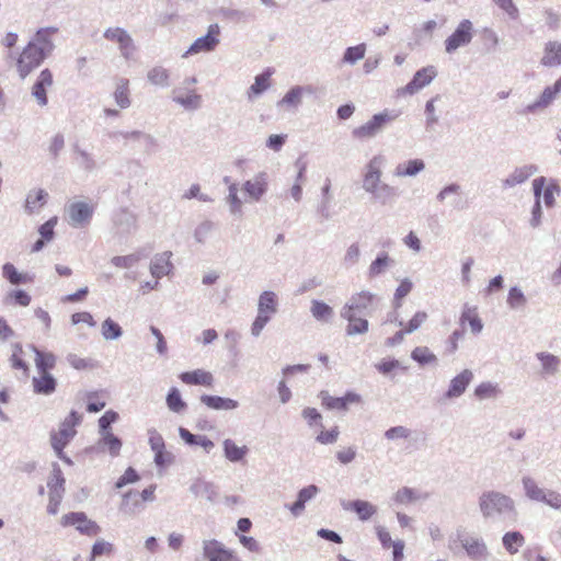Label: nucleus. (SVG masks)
Wrapping results in <instances>:
<instances>
[{"label": "nucleus", "mask_w": 561, "mask_h": 561, "mask_svg": "<svg viewBox=\"0 0 561 561\" xmlns=\"http://www.w3.org/2000/svg\"><path fill=\"white\" fill-rule=\"evenodd\" d=\"M82 421V415L77 411H71L69 415L61 422L58 431L50 434V444L59 459L67 465H72V460L64 453V448L76 436V426Z\"/></svg>", "instance_id": "f257e3e1"}, {"label": "nucleus", "mask_w": 561, "mask_h": 561, "mask_svg": "<svg viewBox=\"0 0 561 561\" xmlns=\"http://www.w3.org/2000/svg\"><path fill=\"white\" fill-rule=\"evenodd\" d=\"M380 158L374 157L367 164V171L363 180L364 188L374 194L377 198H382L385 202L386 197L394 195L393 188L388 184H381V170H380Z\"/></svg>", "instance_id": "f03ea898"}, {"label": "nucleus", "mask_w": 561, "mask_h": 561, "mask_svg": "<svg viewBox=\"0 0 561 561\" xmlns=\"http://www.w3.org/2000/svg\"><path fill=\"white\" fill-rule=\"evenodd\" d=\"M480 508L485 517L514 513V502L500 492H485L480 497Z\"/></svg>", "instance_id": "7ed1b4c3"}, {"label": "nucleus", "mask_w": 561, "mask_h": 561, "mask_svg": "<svg viewBox=\"0 0 561 561\" xmlns=\"http://www.w3.org/2000/svg\"><path fill=\"white\" fill-rule=\"evenodd\" d=\"M45 59V53L35 42H30L16 59V70L21 79H25Z\"/></svg>", "instance_id": "20e7f679"}, {"label": "nucleus", "mask_w": 561, "mask_h": 561, "mask_svg": "<svg viewBox=\"0 0 561 561\" xmlns=\"http://www.w3.org/2000/svg\"><path fill=\"white\" fill-rule=\"evenodd\" d=\"M534 194L536 196V205L534 209V218L533 225L537 226L539 224L540 216V196L542 194L543 202L546 206L550 207L554 203L556 195L559 194L560 188L557 183L550 181L548 182L546 178L540 176L534 180L533 182Z\"/></svg>", "instance_id": "39448f33"}, {"label": "nucleus", "mask_w": 561, "mask_h": 561, "mask_svg": "<svg viewBox=\"0 0 561 561\" xmlns=\"http://www.w3.org/2000/svg\"><path fill=\"white\" fill-rule=\"evenodd\" d=\"M277 311V299L273 291H263L259 298L257 316L252 324V334L260 335L263 328Z\"/></svg>", "instance_id": "423d86ee"}, {"label": "nucleus", "mask_w": 561, "mask_h": 561, "mask_svg": "<svg viewBox=\"0 0 561 561\" xmlns=\"http://www.w3.org/2000/svg\"><path fill=\"white\" fill-rule=\"evenodd\" d=\"M436 76L437 71L434 66L423 67L414 73L412 80L408 84L397 89L396 94L398 98L413 95L428 85Z\"/></svg>", "instance_id": "0eeeda50"}, {"label": "nucleus", "mask_w": 561, "mask_h": 561, "mask_svg": "<svg viewBox=\"0 0 561 561\" xmlns=\"http://www.w3.org/2000/svg\"><path fill=\"white\" fill-rule=\"evenodd\" d=\"M60 524L64 527L73 526L80 534L88 537H95L101 530L100 526L94 520L89 519L83 512L65 514Z\"/></svg>", "instance_id": "6e6552de"}, {"label": "nucleus", "mask_w": 561, "mask_h": 561, "mask_svg": "<svg viewBox=\"0 0 561 561\" xmlns=\"http://www.w3.org/2000/svg\"><path fill=\"white\" fill-rule=\"evenodd\" d=\"M397 117L398 114L391 113L389 111L375 114L366 124L355 128L353 135L359 139L371 138L376 136L387 123L396 119Z\"/></svg>", "instance_id": "1a4fd4ad"}, {"label": "nucleus", "mask_w": 561, "mask_h": 561, "mask_svg": "<svg viewBox=\"0 0 561 561\" xmlns=\"http://www.w3.org/2000/svg\"><path fill=\"white\" fill-rule=\"evenodd\" d=\"M203 554L207 561H240L233 550L225 548L218 540H206L203 543Z\"/></svg>", "instance_id": "9d476101"}, {"label": "nucleus", "mask_w": 561, "mask_h": 561, "mask_svg": "<svg viewBox=\"0 0 561 561\" xmlns=\"http://www.w3.org/2000/svg\"><path fill=\"white\" fill-rule=\"evenodd\" d=\"M559 93H561V77L552 85L546 87L539 98L534 103L524 107L522 113H536L547 108Z\"/></svg>", "instance_id": "9b49d317"}, {"label": "nucleus", "mask_w": 561, "mask_h": 561, "mask_svg": "<svg viewBox=\"0 0 561 561\" xmlns=\"http://www.w3.org/2000/svg\"><path fill=\"white\" fill-rule=\"evenodd\" d=\"M321 403L328 410L345 411L351 404H358L362 402L359 394L355 392H347L343 397H332L327 391L320 393Z\"/></svg>", "instance_id": "f8f14e48"}, {"label": "nucleus", "mask_w": 561, "mask_h": 561, "mask_svg": "<svg viewBox=\"0 0 561 561\" xmlns=\"http://www.w3.org/2000/svg\"><path fill=\"white\" fill-rule=\"evenodd\" d=\"M104 37L118 44L122 55L129 58L134 51V43L129 34L121 27H110L104 32Z\"/></svg>", "instance_id": "ddd939ff"}, {"label": "nucleus", "mask_w": 561, "mask_h": 561, "mask_svg": "<svg viewBox=\"0 0 561 561\" xmlns=\"http://www.w3.org/2000/svg\"><path fill=\"white\" fill-rule=\"evenodd\" d=\"M220 28L218 24H211L205 36L197 38L190 47L188 53L198 54L213 50L219 43Z\"/></svg>", "instance_id": "4468645a"}, {"label": "nucleus", "mask_w": 561, "mask_h": 561, "mask_svg": "<svg viewBox=\"0 0 561 561\" xmlns=\"http://www.w3.org/2000/svg\"><path fill=\"white\" fill-rule=\"evenodd\" d=\"M68 214L73 226H84L93 215V207L84 202H76L69 205Z\"/></svg>", "instance_id": "2eb2a0df"}, {"label": "nucleus", "mask_w": 561, "mask_h": 561, "mask_svg": "<svg viewBox=\"0 0 561 561\" xmlns=\"http://www.w3.org/2000/svg\"><path fill=\"white\" fill-rule=\"evenodd\" d=\"M180 379L185 385L202 386L206 388H213L215 382L213 374L204 369H195L192 371L182 373L180 375Z\"/></svg>", "instance_id": "dca6fc26"}, {"label": "nucleus", "mask_w": 561, "mask_h": 561, "mask_svg": "<svg viewBox=\"0 0 561 561\" xmlns=\"http://www.w3.org/2000/svg\"><path fill=\"white\" fill-rule=\"evenodd\" d=\"M53 85V73L49 69L41 71L36 82L32 88V94L41 106H45L48 102L46 90Z\"/></svg>", "instance_id": "f3484780"}, {"label": "nucleus", "mask_w": 561, "mask_h": 561, "mask_svg": "<svg viewBox=\"0 0 561 561\" xmlns=\"http://www.w3.org/2000/svg\"><path fill=\"white\" fill-rule=\"evenodd\" d=\"M375 299L376 296L373 293L362 290L351 297L350 301L344 306L343 310L359 313L371 307Z\"/></svg>", "instance_id": "a211bd4d"}, {"label": "nucleus", "mask_w": 561, "mask_h": 561, "mask_svg": "<svg viewBox=\"0 0 561 561\" xmlns=\"http://www.w3.org/2000/svg\"><path fill=\"white\" fill-rule=\"evenodd\" d=\"M461 546L466 553L473 560H482L488 554L486 546L479 538L465 537L461 539Z\"/></svg>", "instance_id": "6ab92c4d"}, {"label": "nucleus", "mask_w": 561, "mask_h": 561, "mask_svg": "<svg viewBox=\"0 0 561 561\" xmlns=\"http://www.w3.org/2000/svg\"><path fill=\"white\" fill-rule=\"evenodd\" d=\"M243 190L251 201L257 202L267 190V182L265 175L261 174L253 180H249L243 184Z\"/></svg>", "instance_id": "aec40b11"}, {"label": "nucleus", "mask_w": 561, "mask_h": 561, "mask_svg": "<svg viewBox=\"0 0 561 561\" xmlns=\"http://www.w3.org/2000/svg\"><path fill=\"white\" fill-rule=\"evenodd\" d=\"M33 390L38 394H50L56 390L57 381L50 373H38L32 380Z\"/></svg>", "instance_id": "412c9836"}, {"label": "nucleus", "mask_w": 561, "mask_h": 561, "mask_svg": "<svg viewBox=\"0 0 561 561\" xmlns=\"http://www.w3.org/2000/svg\"><path fill=\"white\" fill-rule=\"evenodd\" d=\"M341 316L348 322L346 327L347 335L364 334L368 331V321L364 318L356 317L355 312L342 310Z\"/></svg>", "instance_id": "4be33fe9"}, {"label": "nucleus", "mask_w": 561, "mask_h": 561, "mask_svg": "<svg viewBox=\"0 0 561 561\" xmlns=\"http://www.w3.org/2000/svg\"><path fill=\"white\" fill-rule=\"evenodd\" d=\"M541 64L546 67H558L561 65V43L548 42L545 45Z\"/></svg>", "instance_id": "5701e85b"}, {"label": "nucleus", "mask_w": 561, "mask_h": 561, "mask_svg": "<svg viewBox=\"0 0 561 561\" xmlns=\"http://www.w3.org/2000/svg\"><path fill=\"white\" fill-rule=\"evenodd\" d=\"M201 402L213 410H234L239 405L238 401L233 399L209 394L202 396Z\"/></svg>", "instance_id": "b1692460"}, {"label": "nucleus", "mask_w": 561, "mask_h": 561, "mask_svg": "<svg viewBox=\"0 0 561 561\" xmlns=\"http://www.w3.org/2000/svg\"><path fill=\"white\" fill-rule=\"evenodd\" d=\"M58 222V218L55 216V217H51L50 219H48L46 222H44L39 229H38V232L41 234V239L37 240L33 247H32V252H38L43 249L45 242H49L54 239V236H55V227Z\"/></svg>", "instance_id": "393cba45"}, {"label": "nucleus", "mask_w": 561, "mask_h": 561, "mask_svg": "<svg viewBox=\"0 0 561 561\" xmlns=\"http://www.w3.org/2000/svg\"><path fill=\"white\" fill-rule=\"evenodd\" d=\"M318 493V488L313 484L308 485L300 490L298 499L288 508L293 515L298 516L305 510V504Z\"/></svg>", "instance_id": "a878e982"}, {"label": "nucleus", "mask_w": 561, "mask_h": 561, "mask_svg": "<svg viewBox=\"0 0 561 561\" xmlns=\"http://www.w3.org/2000/svg\"><path fill=\"white\" fill-rule=\"evenodd\" d=\"M113 96H114L116 104L121 108H127L130 106V104H131L130 90H129V81L127 79L122 78L117 81Z\"/></svg>", "instance_id": "bb28decb"}, {"label": "nucleus", "mask_w": 561, "mask_h": 561, "mask_svg": "<svg viewBox=\"0 0 561 561\" xmlns=\"http://www.w3.org/2000/svg\"><path fill=\"white\" fill-rule=\"evenodd\" d=\"M425 168L424 161L421 159L409 160L397 165L394 175L399 178L414 176Z\"/></svg>", "instance_id": "cd10ccee"}, {"label": "nucleus", "mask_w": 561, "mask_h": 561, "mask_svg": "<svg viewBox=\"0 0 561 561\" xmlns=\"http://www.w3.org/2000/svg\"><path fill=\"white\" fill-rule=\"evenodd\" d=\"M461 325L463 330L470 329L472 333H479L482 330V321L476 308H466L461 314Z\"/></svg>", "instance_id": "c85d7f7f"}, {"label": "nucleus", "mask_w": 561, "mask_h": 561, "mask_svg": "<svg viewBox=\"0 0 561 561\" xmlns=\"http://www.w3.org/2000/svg\"><path fill=\"white\" fill-rule=\"evenodd\" d=\"M10 364L13 369L21 370L24 377H28L30 367L24 358V351L20 344H14L12 346Z\"/></svg>", "instance_id": "c756f323"}, {"label": "nucleus", "mask_w": 561, "mask_h": 561, "mask_svg": "<svg viewBox=\"0 0 561 561\" xmlns=\"http://www.w3.org/2000/svg\"><path fill=\"white\" fill-rule=\"evenodd\" d=\"M3 277L12 285L27 284L33 282V277L26 273H20L11 263H5L2 267Z\"/></svg>", "instance_id": "7c9ffc66"}, {"label": "nucleus", "mask_w": 561, "mask_h": 561, "mask_svg": "<svg viewBox=\"0 0 561 561\" xmlns=\"http://www.w3.org/2000/svg\"><path fill=\"white\" fill-rule=\"evenodd\" d=\"M504 548L510 554H516L525 543V537L519 531H508L503 538Z\"/></svg>", "instance_id": "2f4dec72"}, {"label": "nucleus", "mask_w": 561, "mask_h": 561, "mask_svg": "<svg viewBox=\"0 0 561 561\" xmlns=\"http://www.w3.org/2000/svg\"><path fill=\"white\" fill-rule=\"evenodd\" d=\"M224 451L228 460L237 462L244 458L248 453V447L245 445L238 446L232 439H225Z\"/></svg>", "instance_id": "473e14b6"}, {"label": "nucleus", "mask_w": 561, "mask_h": 561, "mask_svg": "<svg viewBox=\"0 0 561 561\" xmlns=\"http://www.w3.org/2000/svg\"><path fill=\"white\" fill-rule=\"evenodd\" d=\"M57 358L53 353L35 351V366L37 373H50L56 366Z\"/></svg>", "instance_id": "72a5a7b5"}, {"label": "nucleus", "mask_w": 561, "mask_h": 561, "mask_svg": "<svg viewBox=\"0 0 561 561\" xmlns=\"http://www.w3.org/2000/svg\"><path fill=\"white\" fill-rule=\"evenodd\" d=\"M272 73L273 71L267 69L255 77L254 83L250 87L248 92L249 98L256 96L270 88Z\"/></svg>", "instance_id": "f704fd0d"}, {"label": "nucleus", "mask_w": 561, "mask_h": 561, "mask_svg": "<svg viewBox=\"0 0 561 561\" xmlns=\"http://www.w3.org/2000/svg\"><path fill=\"white\" fill-rule=\"evenodd\" d=\"M536 172V167L534 165H524L522 168H517L514 172L504 181L507 186H515L517 184L524 183L528 178H530Z\"/></svg>", "instance_id": "c9c22d12"}, {"label": "nucleus", "mask_w": 561, "mask_h": 561, "mask_svg": "<svg viewBox=\"0 0 561 561\" xmlns=\"http://www.w3.org/2000/svg\"><path fill=\"white\" fill-rule=\"evenodd\" d=\"M48 194L44 190L31 192L25 201L26 210L32 214L46 204Z\"/></svg>", "instance_id": "e433bc0d"}, {"label": "nucleus", "mask_w": 561, "mask_h": 561, "mask_svg": "<svg viewBox=\"0 0 561 561\" xmlns=\"http://www.w3.org/2000/svg\"><path fill=\"white\" fill-rule=\"evenodd\" d=\"M171 253H163L154 259L151 265V273L156 277H161L163 275H168L172 270V264L170 262Z\"/></svg>", "instance_id": "4c0bfd02"}, {"label": "nucleus", "mask_w": 561, "mask_h": 561, "mask_svg": "<svg viewBox=\"0 0 561 561\" xmlns=\"http://www.w3.org/2000/svg\"><path fill=\"white\" fill-rule=\"evenodd\" d=\"M174 101L186 108H197L201 104V95L194 90L190 91L185 95L181 94L179 90H174Z\"/></svg>", "instance_id": "58836bf2"}, {"label": "nucleus", "mask_w": 561, "mask_h": 561, "mask_svg": "<svg viewBox=\"0 0 561 561\" xmlns=\"http://www.w3.org/2000/svg\"><path fill=\"white\" fill-rule=\"evenodd\" d=\"M537 358L540 360L545 374L553 375L557 373L560 364V359L557 356L541 352L537 354Z\"/></svg>", "instance_id": "ea45409f"}, {"label": "nucleus", "mask_w": 561, "mask_h": 561, "mask_svg": "<svg viewBox=\"0 0 561 561\" xmlns=\"http://www.w3.org/2000/svg\"><path fill=\"white\" fill-rule=\"evenodd\" d=\"M350 507L356 512L362 520L369 519L376 513V507L367 501H354L350 504Z\"/></svg>", "instance_id": "a19ab883"}, {"label": "nucleus", "mask_w": 561, "mask_h": 561, "mask_svg": "<svg viewBox=\"0 0 561 561\" xmlns=\"http://www.w3.org/2000/svg\"><path fill=\"white\" fill-rule=\"evenodd\" d=\"M427 313L425 311H417L409 321L408 323L402 328L400 332H398V335L400 337L403 336V334L412 333L413 331L417 330L425 323L427 320Z\"/></svg>", "instance_id": "79ce46f5"}, {"label": "nucleus", "mask_w": 561, "mask_h": 561, "mask_svg": "<svg viewBox=\"0 0 561 561\" xmlns=\"http://www.w3.org/2000/svg\"><path fill=\"white\" fill-rule=\"evenodd\" d=\"M101 442L107 448L112 457H117L121 454L122 442L112 432L103 433Z\"/></svg>", "instance_id": "37998d69"}, {"label": "nucleus", "mask_w": 561, "mask_h": 561, "mask_svg": "<svg viewBox=\"0 0 561 561\" xmlns=\"http://www.w3.org/2000/svg\"><path fill=\"white\" fill-rule=\"evenodd\" d=\"M87 411L95 413L103 410L106 405V400L103 392L93 391L87 394Z\"/></svg>", "instance_id": "c03bdc74"}, {"label": "nucleus", "mask_w": 561, "mask_h": 561, "mask_svg": "<svg viewBox=\"0 0 561 561\" xmlns=\"http://www.w3.org/2000/svg\"><path fill=\"white\" fill-rule=\"evenodd\" d=\"M65 478L58 463L53 465L50 477L47 481L49 491L65 490Z\"/></svg>", "instance_id": "a18cd8bd"}, {"label": "nucleus", "mask_w": 561, "mask_h": 561, "mask_svg": "<svg viewBox=\"0 0 561 561\" xmlns=\"http://www.w3.org/2000/svg\"><path fill=\"white\" fill-rule=\"evenodd\" d=\"M311 313L317 320L328 321L333 314V309L323 301L313 300L311 304Z\"/></svg>", "instance_id": "49530a36"}, {"label": "nucleus", "mask_w": 561, "mask_h": 561, "mask_svg": "<svg viewBox=\"0 0 561 561\" xmlns=\"http://www.w3.org/2000/svg\"><path fill=\"white\" fill-rule=\"evenodd\" d=\"M523 484L529 499L538 502L546 499V492L531 478H524Z\"/></svg>", "instance_id": "de8ad7c7"}, {"label": "nucleus", "mask_w": 561, "mask_h": 561, "mask_svg": "<svg viewBox=\"0 0 561 561\" xmlns=\"http://www.w3.org/2000/svg\"><path fill=\"white\" fill-rule=\"evenodd\" d=\"M148 80L153 85L164 87L169 83V72L163 67H154L148 71Z\"/></svg>", "instance_id": "09e8293b"}, {"label": "nucleus", "mask_w": 561, "mask_h": 561, "mask_svg": "<svg viewBox=\"0 0 561 561\" xmlns=\"http://www.w3.org/2000/svg\"><path fill=\"white\" fill-rule=\"evenodd\" d=\"M422 497H423L422 494H420L415 490L407 488V486L398 490L397 493L394 494V501L398 504H404V505L413 503Z\"/></svg>", "instance_id": "8fccbe9b"}, {"label": "nucleus", "mask_w": 561, "mask_h": 561, "mask_svg": "<svg viewBox=\"0 0 561 561\" xmlns=\"http://www.w3.org/2000/svg\"><path fill=\"white\" fill-rule=\"evenodd\" d=\"M122 328L111 318H107L102 323V335L106 340H115L122 335Z\"/></svg>", "instance_id": "3c124183"}, {"label": "nucleus", "mask_w": 561, "mask_h": 561, "mask_svg": "<svg viewBox=\"0 0 561 561\" xmlns=\"http://www.w3.org/2000/svg\"><path fill=\"white\" fill-rule=\"evenodd\" d=\"M167 404L173 412H181L186 408V403L182 400L181 393L176 388H172L167 397Z\"/></svg>", "instance_id": "603ef678"}, {"label": "nucleus", "mask_w": 561, "mask_h": 561, "mask_svg": "<svg viewBox=\"0 0 561 561\" xmlns=\"http://www.w3.org/2000/svg\"><path fill=\"white\" fill-rule=\"evenodd\" d=\"M366 53V45L359 44L356 46L348 47L343 56V61L354 64L364 58Z\"/></svg>", "instance_id": "864d4df0"}, {"label": "nucleus", "mask_w": 561, "mask_h": 561, "mask_svg": "<svg viewBox=\"0 0 561 561\" xmlns=\"http://www.w3.org/2000/svg\"><path fill=\"white\" fill-rule=\"evenodd\" d=\"M228 204L230 211L233 215H241L242 214V202L238 196V187L236 184H232L229 186V194H228Z\"/></svg>", "instance_id": "5fc2aeb1"}, {"label": "nucleus", "mask_w": 561, "mask_h": 561, "mask_svg": "<svg viewBox=\"0 0 561 561\" xmlns=\"http://www.w3.org/2000/svg\"><path fill=\"white\" fill-rule=\"evenodd\" d=\"M478 41L481 42L483 49L494 48L497 44V37L492 30L483 28L477 33Z\"/></svg>", "instance_id": "6e6d98bb"}, {"label": "nucleus", "mask_w": 561, "mask_h": 561, "mask_svg": "<svg viewBox=\"0 0 561 561\" xmlns=\"http://www.w3.org/2000/svg\"><path fill=\"white\" fill-rule=\"evenodd\" d=\"M412 288L413 284L410 279L401 280L394 293V306L397 308L401 307L402 299L411 293Z\"/></svg>", "instance_id": "4d7b16f0"}, {"label": "nucleus", "mask_w": 561, "mask_h": 561, "mask_svg": "<svg viewBox=\"0 0 561 561\" xmlns=\"http://www.w3.org/2000/svg\"><path fill=\"white\" fill-rule=\"evenodd\" d=\"M411 356L422 365L433 363L436 359L435 355L425 346L415 347Z\"/></svg>", "instance_id": "13d9d810"}, {"label": "nucleus", "mask_w": 561, "mask_h": 561, "mask_svg": "<svg viewBox=\"0 0 561 561\" xmlns=\"http://www.w3.org/2000/svg\"><path fill=\"white\" fill-rule=\"evenodd\" d=\"M340 435L339 426H333L331 430H321L317 435L316 440L322 445L334 444Z\"/></svg>", "instance_id": "bf43d9fd"}, {"label": "nucleus", "mask_w": 561, "mask_h": 561, "mask_svg": "<svg viewBox=\"0 0 561 561\" xmlns=\"http://www.w3.org/2000/svg\"><path fill=\"white\" fill-rule=\"evenodd\" d=\"M497 393H499L497 387L490 382H483V383L479 385L474 390V394L481 400L494 398L497 396Z\"/></svg>", "instance_id": "052dcab7"}, {"label": "nucleus", "mask_w": 561, "mask_h": 561, "mask_svg": "<svg viewBox=\"0 0 561 561\" xmlns=\"http://www.w3.org/2000/svg\"><path fill=\"white\" fill-rule=\"evenodd\" d=\"M472 37V24L465 20L458 25V46L466 45Z\"/></svg>", "instance_id": "680f3d73"}, {"label": "nucleus", "mask_w": 561, "mask_h": 561, "mask_svg": "<svg viewBox=\"0 0 561 561\" xmlns=\"http://www.w3.org/2000/svg\"><path fill=\"white\" fill-rule=\"evenodd\" d=\"M390 259L388 254L378 256L369 266V276L375 277L381 274L389 265Z\"/></svg>", "instance_id": "e2e57ef3"}, {"label": "nucleus", "mask_w": 561, "mask_h": 561, "mask_svg": "<svg viewBox=\"0 0 561 561\" xmlns=\"http://www.w3.org/2000/svg\"><path fill=\"white\" fill-rule=\"evenodd\" d=\"M140 477L137 473V471L129 467L125 470V472L118 478V480L115 483L116 489H122L123 486L135 483L139 481Z\"/></svg>", "instance_id": "0e129e2a"}, {"label": "nucleus", "mask_w": 561, "mask_h": 561, "mask_svg": "<svg viewBox=\"0 0 561 561\" xmlns=\"http://www.w3.org/2000/svg\"><path fill=\"white\" fill-rule=\"evenodd\" d=\"M65 490L49 491V501L47 505V512L50 515H56L59 510V505L62 501Z\"/></svg>", "instance_id": "69168bd1"}, {"label": "nucleus", "mask_w": 561, "mask_h": 561, "mask_svg": "<svg viewBox=\"0 0 561 561\" xmlns=\"http://www.w3.org/2000/svg\"><path fill=\"white\" fill-rule=\"evenodd\" d=\"M301 95L302 89L300 87H295L285 94L282 102L290 106H296L300 103Z\"/></svg>", "instance_id": "338daca9"}, {"label": "nucleus", "mask_w": 561, "mask_h": 561, "mask_svg": "<svg viewBox=\"0 0 561 561\" xmlns=\"http://www.w3.org/2000/svg\"><path fill=\"white\" fill-rule=\"evenodd\" d=\"M524 561H549L542 556L541 550L538 547L527 548L523 552Z\"/></svg>", "instance_id": "774afa93"}]
</instances>
